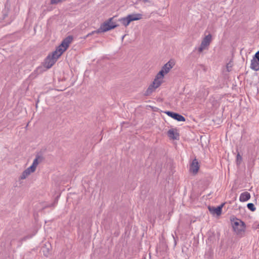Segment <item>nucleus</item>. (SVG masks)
<instances>
[{
    "label": "nucleus",
    "mask_w": 259,
    "mask_h": 259,
    "mask_svg": "<svg viewBox=\"0 0 259 259\" xmlns=\"http://www.w3.org/2000/svg\"><path fill=\"white\" fill-rule=\"evenodd\" d=\"M237 160H241V156L239 153L237 155Z\"/></svg>",
    "instance_id": "19"
},
{
    "label": "nucleus",
    "mask_w": 259,
    "mask_h": 259,
    "mask_svg": "<svg viewBox=\"0 0 259 259\" xmlns=\"http://www.w3.org/2000/svg\"><path fill=\"white\" fill-rule=\"evenodd\" d=\"M39 157H37L35 158L33 161L32 165L25 169L22 174L20 179L24 180L28 177L31 174L34 172L39 163L38 161Z\"/></svg>",
    "instance_id": "5"
},
{
    "label": "nucleus",
    "mask_w": 259,
    "mask_h": 259,
    "mask_svg": "<svg viewBox=\"0 0 259 259\" xmlns=\"http://www.w3.org/2000/svg\"><path fill=\"white\" fill-rule=\"evenodd\" d=\"M250 68L255 71L259 70V61L253 59L251 61Z\"/></svg>",
    "instance_id": "15"
},
{
    "label": "nucleus",
    "mask_w": 259,
    "mask_h": 259,
    "mask_svg": "<svg viewBox=\"0 0 259 259\" xmlns=\"http://www.w3.org/2000/svg\"><path fill=\"white\" fill-rule=\"evenodd\" d=\"M164 76L161 73H157L153 81L149 85L145 92V95L149 96L158 88L164 82Z\"/></svg>",
    "instance_id": "2"
},
{
    "label": "nucleus",
    "mask_w": 259,
    "mask_h": 259,
    "mask_svg": "<svg viewBox=\"0 0 259 259\" xmlns=\"http://www.w3.org/2000/svg\"><path fill=\"white\" fill-rule=\"evenodd\" d=\"M167 136L170 140H179L180 139L179 131L177 128H171L167 131Z\"/></svg>",
    "instance_id": "8"
},
{
    "label": "nucleus",
    "mask_w": 259,
    "mask_h": 259,
    "mask_svg": "<svg viewBox=\"0 0 259 259\" xmlns=\"http://www.w3.org/2000/svg\"><path fill=\"white\" fill-rule=\"evenodd\" d=\"M223 206L224 204H222L221 206H218L217 207L209 206L208 207V209L212 214H216L217 216H219L222 213Z\"/></svg>",
    "instance_id": "12"
},
{
    "label": "nucleus",
    "mask_w": 259,
    "mask_h": 259,
    "mask_svg": "<svg viewBox=\"0 0 259 259\" xmlns=\"http://www.w3.org/2000/svg\"><path fill=\"white\" fill-rule=\"evenodd\" d=\"M231 223L232 225H234L236 227L243 225V222L240 220L236 218H233L231 220Z\"/></svg>",
    "instance_id": "16"
},
{
    "label": "nucleus",
    "mask_w": 259,
    "mask_h": 259,
    "mask_svg": "<svg viewBox=\"0 0 259 259\" xmlns=\"http://www.w3.org/2000/svg\"><path fill=\"white\" fill-rule=\"evenodd\" d=\"M73 39V38L72 36H68L64 38L56 50L48 56L45 60L44 66L47 68H50L63 53L67 50Z\"/></svg>",
    "instance_id": "1"
},
{
    "label": "nucleus",
    "mask_w": 259,
    "mask_h": 259,
    "mask_svg": "<svg viewBox=\"0 0 259 259\" xmlns=\"http://www.w3.org/2000/svg\"><path fill=\"white\" fill-rule=\"evenodd\" d=\"M113 18L114 17L109 18L108 20L106 21L101 24L98 30L97 31H92L91 33H89L87 35V37L94 34L95 33H99L100 32H104L117 27L118 25L113 22Z\"/></svg>",
    "instance_id": "3"
},
{
    "label": "nucleus",
    "mask_w": 259,
    "mask_h": 259,
    "mask_svg": "<svg viewBox=\"0 0 259 259\" xmlns=\"http://www.w3.org/2000/svg\"><path fill=\"white\" fill-rule=\"evenodd\" d=\"M164 113L167 115L168 116L172 118L173 119L178 121H185L186 120L185 118L182 115L176 113L175 112H172L170 111H165Z\"/></svg>",
    "instance_id": "11"
},
{
    "label": "nucleus",
    "mask_w": 259,
    "mask_h": 259,
    "mask_svg": "<svg viewBox=\"0 0 259 259\" xmlns=\"http://www.w3.org/2000/svg\"><path fill=\"white\" fill-rule=\"evenodd\" d=\"M167 250V246L164 241H160L156 247V252L159 253L160 256H163L165 254Z\"/></svg>",
    "instance_id": "9"
},
{
    "label": "nucleus",
    "mask_w": 259,
    "mask_h": 259,
    "mask_svg": "<svg viewBox=\"0 0 259 259\" xmlns=\"http://www.w3.org/2000/svg\"><path fill=\"white\" fill-rule=\"evenodd\" d=\"M200 168L199 164L196 159H194L190 166V171L195 175L198 172Z\"/></svg>",
    "instance_id": "10"
},
{
    "label": "nucleus",
    "mask_w": 259,
    "mask_h": 259,
    "mask_svg": "<svg viewBox=\"0 0 259 259\" xmlns=\"http://www.w3.org/2000/svg\"><path fill=\"white\" fill-rule=\"evenodd\" d=\"M233 231L239 237H242L245 232V228H232Z\"/></svg>",
    "instance_id": "13"
},
{
    "label": "nucleus",
    "mask_w": 259,
    "mask_h": 259,
    "mask_svg": "<svg viewBox=\"0 0 259 259\" xmlns=\"http://www.w3.org/2000/svg\"><path fill=\"white\" fill-rule=\"evenodd\" d=\"M175 65V61L170 60L162 67L161 70L159 71L158 73H161V75H163L164 77V76L170 71L171 69L173 68Z\"/></svg>",
    "instance_id": "7"
},
{
    "label": "nucleus",
    "mask_w": 259,
    "mask_h": 259,
    "mask_svg": "<svg viewBox=\"0 0 259 259\" xmlns=\"http://www.w3.org/2000/svg\"><path fill=\"white\" fill-rule=\"evenodd\" d=\"M250 198V194L248 192L242 193L239 197V200L241 202H245Z\"/></svg>",
    "instance_id": "14"
},
{
    "label": "nucleus",
    "mask_w": 259,
    "mask_h": 259,
    "mask_svg": "<svg viewBox=\"0 0 259 259\" xmlns=\"http://www.w3.org/2000/svg\"><path fill=\"white\" fill-rule=\"evenodd\" d=\"M247 206L248 208L252 211H254L255 210V207L253 203H248Z\"/></svg>",
    "instance_id": "17"
},
{
    "label": "nucleus",
    "mask_w": 259,
    "mask_h": 259,
    "mask_svg": "<svg viewBox=\"0 0 259 259\" xmlns=\"http://www.w3.org/2000/svg\"><path fill=\"white\" fill-rule=\"evenodd\" d=\"M65 1V0H51V4L52 5L57 4Z\"/></svg>",
    "instance_id": "18"
},
{
    "label": "nucleus",
    "mask_w": 259,
    "mask_h": 259,
    "mask_svg": "<svg viewBox=\"0 0 259 259\" xmlns=\"http://www.w3.org/2000/svg\"><path fill=\"white\" fill-rule=\"evenodd\" d=\"M212 41V35L210 34H208L205 35L202 39L200 46L199 47L198 50L201 53L203 50H206L208 48L209 45Z\"/></svg>",
    "instance_id": "6"
},
{
    "label": "nucleus",
    "mask_w": 259,
    "mask_h": 259,
    "mask_svg": "<svg viewBox=\"0 0 259 259\" xmlns=\"http://www.w3.org/2000/svg\"><path fill=\"white\" fill-rule=\"evenodd\" d=\"M142 18L143 15L141 14H131L126 17L119 19L118 21L124 26L127 27L131 22L141 20Z\"/></svg>",
    "instance_id": "4"
}]
</instances>
